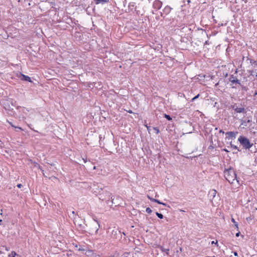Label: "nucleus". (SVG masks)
I'll return each mask as SVG.
<instances>
[{
    "mask_svg": "<svg viewBox=\"0 0 257 257\" xmlns=\"http://www.w3.org/2000/svg\"><path fill=\"white\" fill-rule=\"evenodd\" d=\"M164 117L169 120H172V117L169 115L165 114Z\"/></svg>",
    "mask_w": 257,
    "mask_h": 257,
    "instance_id": "f3484780",
    "label": "nucleus"
},
{
    "mask_svg": "<svg viewBox=\"0 0 257 257\" xmlns=\"http://www.w3.org/2000/svg\"><path fill=\"white\" fill-rule=\"evenodd\" d=\"M2 221V220H0V222H1Z\"/></svg>",
    "mask_w": 257,
    "mask_h": 257,
    "instance_id": "4c0bfd02",
    "label": "nucleus"
},
{
    "mask_svg": "<svg viewBox=\"0 0 257 257\" xmlns=\"http://www.w3.org/2000/svg\"><path fill=\"white\" fill-rule=\"evenodd\" d=\"M38 115V114H37L36 113H32L29 114V115L28 116V118L31 119L32 120H34V118L37 116Z\"/></svg>",
    "mask_w": 257,
    "mask_h": 257,
    "instance_id": "9b49d317",
    "label": "nucleus"
},
{
    "mask_svg": "<svg viewBox=\"0 0 257 257\" xmlns=\"http://www.w3.org/2000/svg\"><path fill=\"white\" fill-rule=\"evenodd\" d=\"M20 75L23 77L21 79L22 80H25L26 81L32 82L31 78L30 77H29L28 76L22 74L21 73H20Z\"/></svg>",
    "mask_w": 257,
    "mask_h": 257,
    "instance_id": "1a4fd4ad",
    "label": "nucleus"
},
{
    "mask_svg": "<svg viewBox=\"0 0 257 257\" xmlns=\"http://www.w3.org/2000/svg\"><path fill=\"white\" fill-rule=\"evenodd\" d=\"M22 186V185L21 184H19L17 185V187L19 188H21Z\"/></svg>",
    "mask_w": 257,
    "mask_h": 257,
    "instance_id": "a878e982",
    "label": "nucleus"
},
{
    "mask_svg": "<svg viewBox=\"0 0 257 257\" xmlns=\"http://www.w3.org/2000/svg\"><path fill=\"white\" fill-rule=\"evenodd\" d=\"M72 214H74V211H72Z\"/></svg>",
    "mask_w": 257,
    "mask_h": 257,
    "instance_id": "e433bc0d",
    "label": "nucleus"
},
{
    "mask_svg": "<svg viewBox=\"0 0 257 257\" xmlns=\"http://www.w3.org/2000/svg\"><path fill=\"white\" fill-rule=\"evenodd\" d=\"M22 110L23 111V112L25 113H26L25 111H29L27 108H25V107H23L22 108Z\"/></svg>",
    "mask_w": 257,
    "mask_h": 257,
    "instance_id": "5701e85b",
    "label": "nucleus"
},
{
    "mask_svg": "<svg viewBox=\"0 0 257 257\" xmlns=\"http://www.w3.org/2000/svg\"><path fill=\"white\" fill-rule=\"evenodd\" d=\"M240 232H239V231H238V232H237V233H236V234H235L236 236H237V237L239 236V235H240Z\"/></svg>",
    "mask_w": 257,
    "mask_h": 257,
    "instance_id": "393cba45",
    "label": "nucleus"
},
{
    "mask_svg": "<svg viewBox=\"0 0 257 257\" xmlns=\"http://www.w3.org/2000/svg\"><path fill=\"white\" fill-rule=\"evenodd\" d=\"M211 244H217V240H216V241H212L211 242Z\"/></svg>",
    "mask_w": 257,
    "mask_h": 257,
    "instance_id": "b1692460",
    "label": "nucleus"
},
{
    "mask_svg": "<svg viewBox=\"0 0 257 257\" xmlns=\"http://www.w3.org/2000/svg\"><path fill=\"white\" fill-rule=\"evenodd\" d=\"M199 96V94H198V95H197L196 96H195L194 97H193L192 99V101H194L195 99H196L197 98H198Z\"/></svg>",
    "mask_w": 257,
    "mask_h": 257,
    "instance_id": "6ab92c4d",
    "label": "nucleus"
},
{
    "mask_svg": "<svg viewBox=\"0 0 257 257\" xmlns=\"http://www.w3.org/2000/svg\"><path fill=\"white\" fill-rule=\"evenodd\" d=\"M161 250L163 251V252H165L166 253V254L167 255L169 254V248H165L163 247H161Z\"/></svg>",
    "mask_w": 257,
    "mask_h": 257,
    "instance_id": "4468645a",
    "label": "nucleus"
},
{
    "mask_svg": "<svg viewBox=\"0 0 257 257\" xmlns=\"http://www.w3.org/2000/svg\"><path fill=\"white\" fill-rule=\"evenodd\" d=\"M223 151H225V152H228V150H226V149H223Z\"/></svg>",
    "mask_w": 257,
    "mask_h": 257,
    "instance_id": "473e14b6",
    "label": "nucleus"
},
{
    "mask_svg": "<svg viewBox=\"0 0 257 257\" xmlns=\"http://www.w3.org/2000/svg\"><path fill=\"white\" fill-rule=\"evenodd\" d=\"M79 250H82V248H79Z\"/></svg>",
    "mask_w": 257,
    "mask_h": 257,
    "instance_id": "f704fd0d",
    "label": "nucleus"
},
{
    "mask_svg": "<svg viewBox=\"0 0 257 257\" xmlns=\"http://www.w3.org/2000/svg\"><path fill=\"white\" fill-rule=\"evenodd\" d=\"M94 222L92 223L90 225L89 229L90 233L93 234L94 232L97 233L99 228H100V224L97 220L94 219Z\"/></svg>",
    "mask_w": 257,
    "mask_h": 257,
    "instance_id": "7ed1b4c3",
    "label": "nucleus"
},
{
    "mask_svg": "<svg viewBox=\"0 0 257 257\" xmlns=\"http://www.w3.org/2000/svg\"><path fill=\"white\" fill-rule=\"evenodd\" d=\"M236 134H237V132H236L235 133L233 132H228L226 133V135H228L231 138H235Z\"/></svg>",
    "mask_w": 257,
    "mask_h": 257,
    "instance_id": "f8f14e48",
    "label": "nucleus"
},
{
    "mask_svg": "<svg viewBox=\"0 0 257 257\" xmlns=\"http://www.w3.org/2000/svg\"><path fill=\"white\" fill-rule=\"evenodd\" d=\"M156 214L160 219H162L163 218V215L162 214H161V213H158V212H157L156 213Z\"/></svg>",
    "mask_w": 257,
    "mask_h": 257,
    "instance_id": "2eb2a0df",
    "label": "nucleus"
},
{
    "mask_svg": "<svg viewBox=\"0 0 257 257\" xmlns=\"http://www.w3.org/2000/svg\"><path fill=\"white\" fill-rule=\"evenodd\" d=\"M212 195L213 197H215L216 194V191L215 190H213L212 191Z\"/></svg>",
    "mask_w": 257,
    "mask_h": 257,
    "instance_id": "412c9836",
    "label": "nucleus"
},
{
    "mask_svg": "<svg viewBox=\"0 0 257 257\" xmlns=\"http://www.w3.org/2000/svg\"><path fill=\"white\" fill-rule=\"evenodd\" d=\"M162 5V3L160 1H156L155 2V3L154 4V6L155 8L158 9H159L161 8Z\"/></svg>",
    "mask_w": 257,
    "mask_h": 257,
    "instance_id": "0eeeda50",
    "label": "nucleus"
},
{
    "mask_svg": "<svg viewBox=\"0 0 257 257\" xmlns=\"http://www.w3.org/2000/svg\"><path fill=\"white\" fill-rule=\"evenodd\" d=\"M10 124L12 125V126L13 127H14L15 128H17L18 130H22L21 127H16V126H15L14 125H13V124H12L11 123H10Z\"/></svg>",
    "mask_w": 257,
    "mask_h": 257,
    "instance_id": "4be33fe9",
    "label": "nucleus"
},
{
    "mask_svg": "<svg viewBox=\"0 0 257 257\" xmlns=\"http://www.w3.org/2000/svg\"><path fill=\"white\" fill-rule=\"evenodd\" d=\"M231 221H232V222L234 224V225H235V226L236 227V228L237 229H238V224H237V222L235 221L234 219V218H232V219H231Z\"/></svg>",
    "mask_w": 257,
    "mask_h": 257,
    "instance_id": "dca6fc26",
    "label": "nucleus"
},
{
    "mask_svg": "<svg viewBox=\"0 0 257 257\" xmlns=\"http://www.w3.org/2000/svg\"><path fill=\"white\" fill-rule=\"evenodd\" d=\"M82 159H83V160L84 163H86L87 162V160H86L87 158H82Z\"/></svg>",
    "mask_w": 257,
    "mask_h": 257,
    "instance_id": "bb28decb",
    "label": "nucleus"
},
{
    "mask_svg": "<svg viewBox=\"0 0 257 257\" xmlns=\"http://www.w3.org/2000/svg\"><path fill=\"white\" fill-rule=\"evenodd\" d=\"M232 148H234V149H237V147L236 146H233L232 145L231 146Z\"/></svg>",
    "mask_w": 257,
    "mask_h": 257,
    "instance_id": "c756f323",
    "label": "nucleus"
},
{
    "mask_svg": "<svg viewBox=\"0 0 257 257\" xmlns=\"http://www.w3.org/2000/svg\"><path fill=\"white\" fill-rule=\"evenodd\" d=\"M146 211L149 214L151 213L152 211L151 208H150L149 207L147 208Z\"/></svg>",
    "mask_w": 257,
    "mask_h": 257,
    "instance_id": "a211bd4d",
    "label": "nucleus"
},
{
    "mask_svg": "<svg viewBox=\"0 0 257 257\" xmlns=\"http://www.w3.org/2000/svg\"><path fill=\"white\" fill-rule=\"evenodd\" d=\"M79 250H82V248H79Z\"/></svg>",
    "mask_w": 257,
    "mask_h": 257,
    "instance_id": "c9c22d12",
    "label": "nucleus"
},
{
    "mask_svg": "<svg viewBox=\"0 0 257 257\" xmlns=\"http://www.w3.org/2000/svg\"><path fill=\"white\" fill-rule=\"evenodd\" d=\"M233 254H234V255L235 256H237V252H233Z\"/></svg>",
    "mask_w": 257,
    "mask_h": 257,
    "instance_id": "cd10ccee",
    "label": "nucleus"
},
{
    "mask_svg": "<svg viewBox=\"0 0 257 257\" xmlns=\"http://www.w3.org/2000/svg\"><path fill=\"white\" fill-rule=\"evenodd\" d=\"M147 197L152 201H153V202H157V203L158 204H162L164 206H167V204L166 203H163V202H160L159 200H157V199H154V198H153L152 197H151L150 196L148 195L147 196Z\"/></svg>",
    "mask_w": 257,
    "mask_h": 257,
    "instance_id": "39448f33",
    "label": "nucleus"
},
{
    "mask_svg": "<svg viewBox=\"0 0 257 257\" xmlns=\"http://www.w3.org/2000/svg\"><path fill=\"white\" fill-rule=\"evenodd\" d=\"M230 81L232 83H237V84H240V80L237 79L236 78L234 77H233L232 76L230 78Z\"/></svg>",
    "mask_w": 257,
    "mask_h": 257,
    "instance_id": "6e6552de",
    "label": "nucleus"
},
{
    "mask_svg": "<svg viewBox=\"0 0 257 257\" xmlns=\"http://www.w3.org/2000/svg\"><path fill=\"white\" fill-rule=\"evenodd\" d=\"M219 133L223 134L224 132H223V130H221L219 131Z\"/></svg>",
    "mask_w": 257,
    "mask_h": 257,
    "instance_id": "c85d7f7f",
    "label": "nucleus"
},
{
    "mask_svg": "<svg viewBox=\"0 0 257 257\" xmlns=\"http://www.w3.org/2000/svg\"><path fill=\"white\" fill-rule=\"evenodd\" d=\"M232 108L237 113H245V110L243 107H238L237 106L233 105Z\"/></svg>",
    "mask_w": 257,
    "mask_h": 257,
    "instance_id": "20e7f679",
    "label": "nucleus"
},
{
    "mask_svg": "<svg viewBox=\"0 0 257 257\" xmlns=\"http://www.w3.org/2000/svg\"><path fill=\"white\" fill-rule=\"evenodd\" d=\"M253 63L257 66V62L256 61H254ZM249 73L250 75H252L253 76H255L257 77V68L255 69L254 70L249 71Z\"/></svg>",
    "mask_w": 257,
    "mask_h": 257,
    "instance_id": "423d86ee",
    "label": "nucleus"
},
{
    "mask_svg": "<svg viewBox=\"0 0 257 257\" xmlns=\"http://www.w3.org/2000/svg\"><path fill=\"white\" fill-rule=\"evenodd\" d=\"M13 253L14 254V256L17 254L16 252H12V254H13Z\"/></svg>",
    "mask_w": 257,
    "mask_h": 257,
    "instance_id": "2f4dec72",
    "label": "nucleus"
},
{
    "mask_svg": "<svg viewBox=\"0 0 257 257\" xmlns=\"http://www.w3.org/2000/svg\"><path fill=\"white\" fill-rule=\"evenodd\" d=\"M224 176L225 179L230 184L238 183V180L236 177V174L234 170L230 168L226 169L224 172Z\"/></svg>",
    "mask_w": 257,
    "mask_h": 257,
    "instance_id": "f257e3e1",
    "label": "nucleus"
},
{
    "mask_svg": "<svg viewBox=\"0 0 257 257\" xmlns=\"http://www.w3.org/2000/svg\"><path fill=\"white\" fill-rule=\"evenodd\" d=\"M238 141L245 149H249L252 146V144H251L249 140L245 137L240 136L238 139Z\"/></svg>",
    "mask_w": 257,
    "mask_h": 257,
    "instance_id": "f03ea898",
    "label": "nucleus"
},
{
    "mask_svg": "<svg viewBox=\"0 0 257 257\" xmlns=\"http://www.w3.org/2000/svg\"><path fill=\"white\" fill-rule=\"evenodd\" d=\"M109 0H95L96 4H102L108 3Z\"/></svg>",
    "mask_w": 257,
    "mask_h": 257,
    "instance_id": "ddd939ff",
    "label": "nucleus"
},
{
    "mask_svg": "<svg viewBox=\"0 0 257 257\" xmlns=\"http://www.w3.org/2000/svg\"><path fill=\"white\" fill-rule=\"evenodd\" d=\"M154 130L155 131L156 134H159L160 131L158 128L157 127H154Z\"/></svg>",
    "mask_w": 257,
    "mask_h": 257,
    "instance_id": "aec40b11",
    "label": "nucleus"
},
{
    "mask_svg": "<svg viewBox=\"0 0 257 257\" xmlns=\"http://www.w3.org/2000/svg\"><path fill=\"white\" fill-rule=\"evenodd\" d=\"M250 122L249 119L247 120H241L240 126L243 125L244 126H247L248 125V123Z\"/></svg>",
    "mask_w": 257,
    "mask_h": 257,
    "instance_id": "9d476101",
    "label": "nucleus"
},
{
    "mask_svg": "<svg viewBox=\"0 0 257 257\" xmlns=\"http://www.w3.org/2000/svg\"><path fill=\"white\" fill-rule=\"evenodd\" d=\"M254 95H257V91L255 92Z\"/></svg>",
    "mask_w": 257,
    "mask_h": 257,
    "instance_id": "72a5a7b5",
    "label": "nucleus"
},
{
    "mask_svg": "<svg viewBox=\"0 0 257 257\" xmlns=\"http://www.w3.org/2000/svg\"><path fill=\"white\" fill-rule=\"evenodd\" d=\"M128 112L129 113H133V112H132V111L131 110H128Z\"/></svg>",
    "mask_w": 257,
    "mask_h": 257,
    "instance_id": "7c9ffc66",
    "label": "nucleus"
}]
</instances>
